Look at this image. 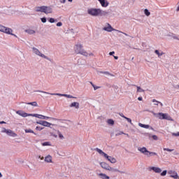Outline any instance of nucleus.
Masks as SVG:
<instances>
[{
	"mask_svg": "<svg viewBox=\"0 0 179 179\" xmlns=\"http://www.w3.org/2000/svg\"><path fill=\"white\" fill-rule=\"evenodd\" d=\"M16 114L17 115H20V117H23L24 118H26V117H35L36 118H38L39 120H57V119L48 116H44L43 115L40 114H31V113H27L23 110H17Z\"/></svg>",
	"mask_w": 179,
	"mask_h": 179,
	"instance_id": "1",
	"label": "nucleus"
},
{
	"mask_svg": "<svg viewBox=\"0 0 179 179\" xmlns=\"http://www.w3.org/2000/svg\"><path fill=\"white\" fill-rule=\"evenodd\" d=\"M96 151L100 155V156L104 157L106 160H108V162H110V163H112V164H115V163H117V159L106 154V152H103V150H100L99 148H96Z\"/></svg>",
	"mask_w": 179,
	"mask_h": 179,
	"instance_id": "2",
	"label": "nucleus"
},
{
	"mask_svg": "<svg viewBox=\"0 0 179 179\" xmlns=\"http://www.w3.org/2000/svg\"><path fill=\"white\" fill-rule=\"evenodd\" d=\"M73 50L76 54H80V55H84V57H89V53L83 49V46L80 43L76 44L73 47Z\"/></svg>",
	"mask_w": 179,
	"mask_h": 179,
	"instance_id": "3",
	"label": "nucleus"
},
{
	"mask_svg": "<svg viewBox=\"0 0 179 179\" xmlns=\"http://www.w3.org/2000/svg\"><path fill=\"white\" fill-rule=\"evenodd\" d=\"M149 171H154L157 174H160L161 177H166L167 176V170H164L162 172V168L159 166H150L148 168Z\"/></svg>",
	"mask_w": 179,
	"mask_h": 179,
	"instance_id": "4",
	"label": "nucleus"
},
{
	"mask_svg": "<svg viewBox=\"0 0 179 179\" xmlns=\"http://www.w3.org/2000/svg\"><path fill=\"white\" fill-rule=\"evenodd\" d=\"M101 12V8H89L87 10V15L92 16V17H97V16H100Z\"/></svg>",
	"mask_w": 179,
	"mask_h": 179,
	"instance_id": "5",
	"label": "nucleus"
},
{
	"mask_svg": "<svg viewBox=\"0 0 179 179\" xmlns=\"http://www.w3.org/2000/svg\"><path fill=\"white\" fill-rule=\"evenodd\" d=\"M138 150L143 155H145V156H147V157H150V156H157V153L148 150L146 147H140L138 148Z\"/></svg>",
	"mask_w": 179,
	"mask_h": 179,
	"instance_id": "6",
	"label": "nucleus"
},
{
	"mask_svg": "<svg viewBox=\"0 0 179 179\" xmlns=\"http://www.w3.org/2000/svg\"><path fill=\"white\" fill-rule=\"evenodd\" d=\"M0 31L1 33H5L6 34H9L10 36H14V37H17V36L13 34V29L5 27L2 24H0Z\"/></svg>",
	"mask_w": 179,
	"mask_h": 179,
	"instance_id": "7",
	"label": "nucleus"
},
{
	"mask_svg": "<svg viewBox=\"0 0 179 179\" xmlns=\"http://www.w3.org/2000/svg\"><path fill=\"white\" fill-rule=\"evenodd\" d=\"M154 115H155V117H157L159 120H167L168 121H173V118H171L168 113H154Z\"/></svg>",
	"mask_w": 179,
	"mask_h": 179,
	"instance_id": "8",
	"label": "nucleus"
},
{
	"mask_svg": "<svg viewBox=\"0 0 179 179\" xmlns=\"http://www.w3.org/2000/svg\"><path fill=\"white\" fill-rule=\"evenodd\" d=\"M104 31H107L108 33H111L112 31H117V33H122V31L120 30H117L114 29L110 23L105 24L104 27L102 28Z\"/></svg>",
	"mask_w": 179,
	"mask_h": 179,
	"instance_id": "9",
	"label": "nucleus"
},
{
	"mask_svg": "<svg viewBox=\"0 0 179 179\" xmlns=\"http://www.w3.org/2000/svg\"><path fill=\"white\" fill-rule=\"evenodd\" d=\"M41 93H44L45 94H51V96H59L61 97H66L67 99H76V97L66 94H50V92H44V91H40Z\"/></svg>",
	"mask_w": 179,
	"mask_h": 179,
	"instance_id": "10",
	"label": "nucleus"
},
{
	"mask_svg": "<svg viewBox=\"0 0 179 179\" xmlns=\"http://www.w3.org/2000/svg\"><path fill=\"white\" fill-rule=\"evenodd\" d=\"M33 54L37 55L38 57H41V58H43L44 59H49L48 57L45 56L43 52L40 51L38 48L33 47L31 48Z\"/></svg>",
	"mask_w": 179,
	"mask_h": 179,
	"instance_id": "11",
	"label": "nucleus"
},
{
	"mask_svg": "<svg viewBox=\"0 0 179 179\" xmlns=\"http://www.w3.org/2000/svg\"><path fill=\"white\" fill-rule=\"evenodd\" d=\"M100 166L103 169V170H106L107 171H115L114 168L111 167L106 162H101Z\"/></svg>",
	"mask_w": 179,
	"mask_h": 179,
	"instance_id": "12",
	"label": "nucleus"
},
{
	"mask_svg": "<svg viewBox=\"0 0 179 179\" xmlns=\"http://www.w3.org/2000/svg\"><path fill=\"white\" fill-rule=\"evenodd\" d=\"M53 12L54 10H52V7L43 6V13H45V15H50L51 13H53Z\"/></svg>",
	"mask_w": 179,
	"mask_h": 179,
	"instance_id": "13",
	"label": "nucleus"
},
{
	"mask_svg": "<svg viewBox=\"0 0 179 179\" xmlns=\"http://www.w3.org/2000/svg\"><path fill=\"white\" fill-rule=\"evenodd\" d=\"M36 124H38L39 125H42V127H46L47 128H50L51 125H52V124L45 120H41L39 122H36Z\"/></svg>",
	"mask_w": 179,
	"mask_h": 179,
	"instance_id": "14",
	"label": "nucleus"
},
{
	"mask_svg": "<svg viewBox=\"0 0 179 179\" xmlns=\"http://www.w3.org/2000/svg\"><path fill=\"white\" fill-rule=\"evenodd\" d=\"M168 174L171 178L179 179L178 173L176 171L170 170L168 171Z\"/></svg>",
	"mask_w": 179,
	"mask_h": 179,
	"instance_id": "15",
	"label": "nucleus"
},
{
	"mask_svg": "<svg viewBox=\"0 0 179 179\" xmlns=\"http://www.w3.org/2000/svg\"><path fill=\"white\" fill-rule=\"evenodd\" d=\"M98 2H99L102 8H107V6L110 5V3L108 0H98Z\"/></svg>",
	"mask_w": 179,
	"mask_h": 179,
	"instance_id": "16",
	"label": "nucleus"
},
{
	"mask_svg": "<svg viewBox=\"0 0 179 179\" xmlns=\"http://www.w3.org/2000/svg\"><path fill=\"white\" fill-rule=\"evenodd\" d=\"M6 135L8 136H11L12 138H16L17 136V134L15 133V131H12L11 129H7Z\"/></svg>",
	"mask_w": 179,
	"mask_h": 179,
	"instance_id": "17",
	"label": "nucleus"
},
{
	"mask_svg": "<svg viewBox=\"0 0 179 179\" xmlns=\"http://www.w3.org/2000/svg\"><path fill=\"white\" fill-rule=\"evenodd\" d=\"M70 107L71 108H76V110H79L80 104L78 102L74 101L70 104Z\"/></svg>",
	"mask_w": 179,
	"mask_h": 179,
	"instance_id": "18",
	"label": "nucleus"
},
{
	"mask_svg": "<svg viewBox=\"0 0 179 179\" xmlns=\"http://www.w3.org/2000/svg\"><path fill=\"white\" fill-rule=\"evenodd\" d=\"M44 160L45 163H54V161H52V156L50 155L45 157Z\"/></svg>",
	"mask_w": 179,
	"mask_h": 179,
	"instance_id": "19",
	"label": "nucleus"
},
{
	"mask_svg": "<svg viewBox=\"0 0 179 179\" xmlns=\"http://www.w3.org/2000/svg\"><path fill=\"white\" fill-rule=\"evenodd\" d=\"M34 10H35V12H41V13H43V12H44V6L35 7Z\"/></svg>",
	"mask_w": 179,
	"mask_h": 179,
	"instance_id": "20",
	"label": "nucleus"
},
{
	"mask_svg": "<svg viewBox=\"0 0 179 179\" xmlns=\"http://www.w3.org/2000/svg\"><path fill=\"white\" fill-rule=\"evenodd\" d=\"M98 177H99L101 179H110V176H107L106 173H99Z\"/></svg>",
	"mask_w": 179,
	"mask_h": 179,
	"instance_id": "21",
	"label": "nucleus"
},
{
	"mask_svg": "<svg viewBox=\"0 0 179 179\" xmlns=\"http://www.w3.org/2000/svg\"><path fill=\"white\" fill-rule=\"evenodd\" d=\"M99 16H104V17L108 16V11L103 10L101 9V12H100Z\"/></svg>",
	"mask_w": 179,
	"mask_h": 179,
	"instance_id": "22",
	"label": "nucleus"
},
{
	"mask_svg": "<svg viewBox=\"0 0 179 179\" xmlns=\"http://www.w3.org/2000/svg\"><path fill=\"white\" fill-rule=\"evenodd\" d=\"M25 33H27V34H36V31L33 29H28L25 30Z\"/></svg>",
	"mask_w": 179,
	"mask_h": 179,
	"instance_id": "23",
	"label": "nucleus"
},
{
	"mask_svg": "<svg viewBox=\"0 0 179 179\" xmlns=\"http://www.w3.org/2000/svg\"><path fill=\"white\" fill-rule=\"evenodd\" d=\"M138 126H140L141 128H145V129H149V128H150L149 124H143L142 123H138Z\"/></svg>",
	"mask_w": 179,
	"mask_h": 179,
	"instance_id": "24",
	"label": "nucleus"
},
{
	"mask_svg": "<svg viewBox=\"0 0 179 179\" xmlns=\"http://www.w3.org/2000/svg\"><path fill=\"white\" fill-rule=\"evenodd\" d=\"M155 53L157 55H158V57H162V56H163V55H164V52H163V51H162V50H155Z\"/></svg>",
	"mask_w": 179,
	"mask_h": 179,
	"instance_id": "25",
	"label": "nucleus"
},
{
	"mask_svg": "<svg viewBox=\"0 0 179 179\" xmlns=\"http://www.w3.org/2000/svg\"><path fill=\"white\" fill-rule=\"evenodd\" d=\"M106 122H107L108 125H111V126H113V125H114V124H115V122H114V120H113V119L107 120Z\"/></svg>",
	"mask_w": 179,
	"mask_h": 179,
	"instance_id": "26",
	"label": "nucleus"
},
{
	"mask_svg": "<svg viewBox=\"0 0 179 179\" xmlns=\"http://www.w3.org/2000/svg\"><path fill=\"white\" fill-rule=\"evenodd\" d=\"M152 103H154L155 106H159V104H160V106L163 107V104L162 103V102L156 101V99H153Z\"/></svg>",
	"mask_w": 179,
	"mask_h": 179,
	"instance_id": "27",
	"label": "nucleus"
},
{
	"mask_svg": "<svg viewBox=\"0 0 179 179\" xmlns=\"http://www.w3.org/2000/svg\"><path fill=\"white\" fill-rule=\"evenodd\" d=\"M27 104L29 106H33L34 107H38V104H37V102H36V101L29 102Z\"/></svg>",
	"mask_w": 179,
	"mask_h": 179,
	"instance_id": "28",
	"label": "nucleus"
},
{
	"mask_svg": "<svg viewBox=\"0 0 179 179\" xmlns=\"http://www.w3.org/2000/svg\"><path fill=\"white\" fill-rule=\"evenodd\" d=\"M25 133L26 134H34V135H36V133H34V131L31 130V129H25Z\"/></svg>",
	"mask_w": 179,
	"mask_h": 179,
	"instance_id": "29",
	"label": "nucleus"
},
{
	"mask_svg": "<svg viewBox=\"0 0 179 179\" xmlns=\"http://www.w3.org/2000/svg\"><path fill=\"white\" fill-rule=\"evenodd\" d=\"M144 14L145 16H150V12L148 8L144 9Z\"/></svg>",
	"mask_w": 179,
	"mask_h": 179,
	"instance_id": "30",
	"label": "nucleus"
},
{
	"mask_svg": "<svg viewBox=\"0 0 179 179\" xmlns=\"http://www.w3.org/2000/svg\"><path fill=\"white\" fill-rule=\"evenodd\" d=\"M7 131H8V129L5 127H1L0 134H6Z\"/></svg>",
	"mask_w": 179,
	"mask_h": 179,
	"instance_id": "31",
	"label": "nucleus"
},
{
	"mask_svg": "<svg viewBox=\"0 0 179 179\" xmlns=\"http://www.w3.org/2000/svg\"><path fill=\"white\" fill-rule=\"evenodd\" d=\"M58 136L59 139H62V140L65 139V136H64V134H62V133H61L60 131H58Z\"/></svg>",
	"mask_w": 179,
	"mask_h": 179,
	"instance_id": "32",
	"label": "nucleus"
},
{
	"mask_svg": "<svg viewBox=\"0 0 179 179\" xmlns=\"http://www.w3.org/2000/svg\"><path fill=\"white\" fill-rule=\"evenodd\" d=\"M92 87L94 88V90H97L99 89H100V87L97 86V85H95L94 84H93V83H90Z\"/></svg>",
	"mask_w": 179,
	"mask_h": 179,
	"instance_id": "33",
	"label": "nucleus"
},
{
	"mask_svg": "<svg viewBox=\"0 0 179 179\" xmlns=\"http://www.w3.org/2000/svg\"><path fill=\"white\" fill-rule=\"evenodd\" d=\"M48 22L49 23H55V22H57V20H55V18L50 17L48 19Z\"/></svg>",
	"mask_w": 179,
	"mask_h": 179,
	"instance_id": "34",
	"label": "nucleus"
},
{
	"mask_svg": "<svg viewBox=\"0 0 179 179\" xmlns=\"http://www.w3.org/2000/svg\"><path fill=\"white\" fill-rule=\"evenodd\" d=\"M143 92H145L143 89H142L141 87H137V92L138 93H143Z\"/></svg>",
	"mask_w": 179,
	"mask_h": 179,
	"instance_id": "35",
	"label": "nucleus"
},
{
	"mask_svg": "<svg viewBox=\"0 0 179 179\" xmlns=\"http://www.w3.org/2000/svg\"><path fill=\"white\" fill-rule=\"evenodd\" d=\"M42 146H51V143L50 142H44L42 143Z\"/></svg>",
	"mask_w": 179,
	"mask_h": 179,
	"instance_id": "36",
	"label": "nucleus"
},
{
	"mask_svg": "<svg viewBox=\"0 0 179 179\" xmlns=\"http://www.w3.org/2000/svg\"><path fill=\"white\" fill-rule=\"evenodd\" d=\"M41 21L42 22V23H47V18L45 17H43L41 18Z\"/></svg>",
	"mask_w": 179,
	"mask_h": 179,
	"instance_id": "37",
	"label": "nucleus"
},
{
	"mask_svg": "<svg viewBox=\"0 0 179 179\" xmlns=\"http://www.w3.org/2000/svg\"><path fill=\"white\" fill-rule=\"evenodd\" d=\"M43 129H44V127H41L40 126H37L36 127V131H43Z\"/></svg>",
	"mask_w": 179,
	"mask_h": 179,
	"instance_id": "38",
	"label": "nucleus"
},
{
	"mask_svg": "<svg viewBox=\"0 0 179 179\" xmlns=\"http://www.w3.org/2000/svg\"><path fill=\"white\" fill-rule=\"evenodd\" d=\"M152 138L154 141H159V137H157L156 135H152Z\"/></svg>",
	"mask_w": 179,
	"mask_h": 179,
	"instance_id": "39",
	"label": "nucleus"
},
{
	"mask_svg": "<svg viewBox=\"0 0 179 179\" xmlns=\"http://www.w3.org/2000/svg\"><path fill=\"white\" fill-rule=\"evenodd\" d=\"M125 120H127V122L132 124V120L131 118L125 117Z\"/></svg>",
	"mask_w": 179,
	"mask_h": 179,
	"instance_id": "40",
	"label": "nucleus"
},
{
	"mask_svg": "<svg viewBox=\"0 0 179 179\" xmlns=\"http://www.w3.org/2000/svg\"><path fill=\"white\" fill-rule=\"evenodd\" d=\"M56 26H57V27H62V22H57V23L56 24Z\"/></svg>",
	"mask_w": 179,
	"mask_h": 179,
	"instance_id": "41",
	"label": "nucleus"
},
{
	"mask_svg": "<svg viewBox=\"0 0 179 179\" xmlns=\"http://www.w3.org/2000/svg\"><path fill=\"white\" fill-rule=\"evenodd\" d=\"M165 152H173L174 150L169 149V148H164Z\"/></svg>",
	"mask_w": 179,
	"mask_h": 179,
	"instance_id": "42",
	"label": "nucleus"
},
{
	"mask_svg": "<svg viewBox=\"0 0 179 179\" xmlns=\"http://www.w3.org/2000/svg\"><path fill=\"white\" fill-rule=\"evenodd\" d=\"M172 136H179V131L176 133H172Z\"/></svg>",
	"mask_w": 179,
	"mask_h": 179,
	"instance_id": "43",
	"label": "nucleus"
},
{
	"mask_svg": "<svg viewBox=\"0 0 179 179\" xmlns=\"http://www.w3.org/2000/svg\"><path fill=\"white\" fill-rule=\"evenodd\" d=\"M118 135H126L124 131H120L118 134H116V136H118Z\"/></svg>",
	"mask_w": 179,
	"mask_h": 179,
	"instance_id": "44",
	"label": "nucleus"
},
{
	"mask_svg": "<svg viewBox=\"0 0 179 179\" xmlns=\"http://www.w3.org/2000/svg\"><path fill=\"white\" fill-rule=\"evenodd\" d=\"M60 3H65L66 0H59Z\"/></svg>",
	"mask_w": 179,
	"mask_h": 179,
	"instance_id": "45",
	"label": "nucleus"
},
{
	"mask_svg": "<svg viewBox=\"0 0 179 179\" xmlns=\"http://www.w3.org/2000/svg\"><path fill=\"white\" fill-rule=\"evenodd\" d=\"M176 12H179V3H177Z\"/></svg>",
	"mask_w": 179,
	"mask_h": 179,
	"instance_id": "46",
	"label": "nucleus"
},
{
	"mask_svg": "<svg viewBox=\"0 0 179 179\" xmlns=\"http://www.w3.org/2000/svg\"><path fill=\"white\" fill-rule=\"evenodd\" d=\"M114 54H115L114 51L109 52V55H114Z\"/></svg>",
	"mask_w": 179,
	"mask_h": 179,
	"instance_id": "47",
	"label": "nucleus"
},
{
	"mask_svg": "<svg viewBox=\"0 0 179 179\" xmlns=\"http://www.w3.org/2000/svg\"><path fill=\"white\" fill-rule=\"evenodd\" d=\"M138 100L139 101H142V100H143L142 96H139V97L138 98Z\"/></svg>",
	"mask_w": 179,
	"mask_h": 179,
	"instance_id": "48",
	"label": "nucleus"
},
{
	"mask_svg": "<svg viewBox=\"0 0 179 179\" xmlns=\"http://www.w3.org/2000/svg\"><path fill=\"white\" fill-rule=\"evenodd\" d=\"M120 117H122V118H124V120H125V118H127V117H125V115H120Z\"/></svg>",
	"mask_w": 179,
	"mask_h": 179,
	"instance_id": "49",
	"label": "nucleus"
},
{
	"mask_svg": "<svg viewBox=\"0 0 179 179\" xmlns=\"http://www.w3.org/2000/svg\"><path fill=\"white\" fill-rule=\"evenodd\" d=\"M2 177H3V175L0 172V178H2Z\"/></svg>",
	"mask_w": 179,
	"mask_h": 179,
	"instance_id": "50",
	"label": "nucleus"
},
{
	"mask_svg": "<svg viewBox=\"0 0 179 179\" xmlns=\"http://www.w3.org/2000/svg\"><path fill=\"white\" fill-rule=\"evenodd\" d=\"M39 159H41V160H44V157H39Z\"/></svg>",
	"mask_w": 179,
	"mask_h": 179,
	"instance_id": "51",
	"label": "nucleus"
},
{
	"mask_svg": "<svg viewBox=\"0 0 179 179\" xmlns=\"http://www.w3.org/2000/svg\"><path fill=\"white\" fill-rule=\"evenodd\" d=\"M6 124V122H5L4 121H1V122H0V124Z\"/></svg>",
	"mask_w": 179,
	"mask_h": 179,
	"instance_id": "52",
	"label": "nucleus"
},
{
	"mask_svg": "<svg viewBox=\"0 0 179 179\" xmlns=\"http://www.w3.org/2000/svg\"><path fill=\"white\" fill-rule=\"evenodd\" d=\"M114 58H115V59H118V56H114Z\"/></svg>",
	"mask_w": 179,
	"mask_h": 179,
	"instance_id": "53",
	"label": "nucleus"
},
{
	"mask_svg": "<svg viewBox=\"0 0 179 179\" xmlns=\"http://www.w3.org/2000/svg\"><path fill=\"white\" fill-rule=\"evenodd\" d=\"M173 38H175L176 40H178V38L177 36H174Z\"/></svg>",
	"mask_w": 179,
	"mask_h": 179,
	"instance_id": "54",
	"label": "nucleus"
},
{
	"mask_svg": "<svg viewBox=\"0 0 179 179\" xmlns=\"http://www.w3.org/2000/svg\"><path fill=\"white\" fill-rule=\"evenodd\" d=\"M69 2H73V0H68Z\"/></svg>",
	"mask_w": 179,
	"mask_h": 179,
	"instance_id": "55",
	"label": "nucleus"
},
{
	"mask_svg": "<svg viewBox=\"0 0 179 179\" xmlns=\"http://www.w3.org/2000/svg\"><path fill=\"white\" fill-rule=\"evenodd\" d=\"M101 73H106V72H101Z\"/></svg>",
	"mask_w": 179,
	"mask_h": 179,
	"instance_id": "56",
	"label": "nucleus"
},
{
	"mask_svg": "<svg viewBox=\"0 0 179 179\" xmlns=\"http://www.w3.org/2000/svg\"><path fill=\"white\" fill-rule=\"evenodd\" d=\"M127 135V136H128V134H126Z\"/></svg>",
	"mask_w": 179,
	"mask_h": 179,
	"instance_id": "57",
	"label": "nucleus"
}]
</instances>
